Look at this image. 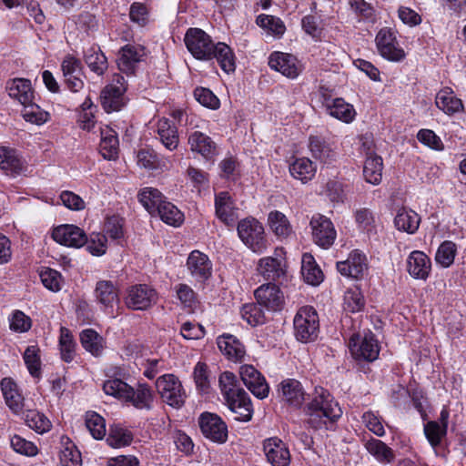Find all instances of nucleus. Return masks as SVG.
I'll use <instances>...</instances> for the list:
<instances>
[{"label": "nucleus", "mask_w": 466, "mask_h": 466, "mask_svg": "<svg viewBox=\"0 0 466 466\" xmlns=\"http://www.w3.org/2000/svg\"><path fill=\"white\" fill-rule=\"evenodd\" d=\"M308 423L315 430L329 429L342 415L333 396L325 389L316 388L312 400L307 405Z\"/></svg>", "instance_id": "f257e3e1"}, {"label": "nucleus", "mask_w": 466, "mask_h": 466, "mask_svg": "<svg viewBox=\"0 0 466 466\" xmlns=\"http://www.w3.org/2000/svg\"><path fill=\"white\" fill-rule=\"evenodd\" d=\"M221 394L228 409L238 421H249L253 408L248 394L238 385L237 377L229 371L221 373L218 380Z\"/></svg>", "instance_id": "f03ea898"}, {"label": "nucleus", "mask_w": 466, "mask_h": 466, "mask_svg": "<svg viewBox=\"0 0 466 466\" xmlns=\"http://www.w3.org/2000/svg\"><path fill=\"white\" fill-rule=\"evenodd\" d=\"M238 238L254 253L262 254L268 247L263 225L254 218H246L238 223Z\"/></svg>", "instance_id": "7ed1b4c3"}, {"label": "nucleus", "mask_w": 466, "mask_h": 466, "mask_svg": "<svg viewBox=\"0 0 466 466\" xmlns=\"http://www.w3.org/2000/svg\"><path fill=\"white\" fill-rule=\"evenodd\" d=\"M156 388L161 400L173 409H180L187 400V393L180 380L174 374H164L157 379Z\"/></svg>", "instance_id": "20e7f679"}, {"label": "nucleus", "mask_w": 466, "mask_h": 466, "mask_svg": "<svg viewBox=\"0 0 466 466\" xmlns=\"http://www.w3.org/2000/svg\"><path fill=\"white\" fill-rule=\"evenodd\" d=\"M294 333L298 340L310 342L317 339L319 330V316L310 306L301 307L295 315Z\"/></svg>", "instance_id": "39448f33"}, {"label": "nucleus", "mask_w": 466, "mask_h": 466, "mask_svg": "<svg viewBox=\"0 0 466 466\" xmlns=\"http://www.w3.org/2000/svg\"><path fill=\"white\" fill-rule=\"evenodd\" d=\"M9 96L25 107L22 116H42L40 106L35 103V93L31 81L25 78L14 79L7 86Z\"/></svg>", "instance_id": "423d86ee"}, {"label": "nucleus", "mask_w": 466, "mask_h": 466, "mask_svg": "<svg viewBox=\"0 0 466 466\" xmlns=\"http://www.w3.org/2000/svg\"><path fill=\"white\" fill-rule=\"evenodd\" d=\"M185 44L192 56L198 60H210L214 56L216 44L200 28H189L185 35Z\"/></svg>", "instance_id": "0eeeda50"}, {"label": "nucleus", "mask_w": 466, "mask_h": 466, "mask_svg": "<svg viewBox=\"0 0 466 466\" xmlns=\"http://www.w3.org/2000/svg\"><path fill=\"white\" fill-rule=\"evenodd\" d=\"M198 425L203 436L210 441L223 444L228 441V426L218 414L208 411L201 413Z\"/></svg>", "instance_id": "6e6552de"}, {"label": "nucleus", "mask_w": 466, "mask_h": 466, "mask_svg": "<svg viewBox=\"0 0 466 466\" xmlns=\"http://www.w3.org/2000/svg\"><path fill=\"white\" fill-rule=\"evenodd\" d=\"M126 90L125 77L119 74L113 75L112 83L107 85L101 93V104L107 114L118 111L125 106Z\"/></svg>", "instance_id": "1a4fd4ad"}, {"label": "nucleus", "mask_w": 466, "mask_h": 466, "mask_svg": "<svg viewBox=\"0 0 466 466\" xmlns=\"http://www.w3.org/2000/svg\"><path fill=\"white\" fill-rule=\"evenodd\" d=\"M349 347L352 356L357 360L373 361L379 357L380 346L371 332L363 335H352L350 339Z\"/></svg>", "instance_id": "9d476101"}, {"label": "nucleus", "mask_w": 466, "mask_h": 466, "mask_svg": "<svg viewBox=\"0 0 466 466\" xmlns=\"http://www.w3.org/2000/svg\"><path fill=\"white\" fill-rule=\"evenodd\" d=\"M380 55L391 62L402 61L406 54L400 46L395 32L388 27L380 29L375 38Z\"/></svg>", "instance_id": "9b49d317"}, {"label": "nucleus", "mask_w": 466, "mask_h": 466, "mask_svg": "<svg viewBox=\"0 0 466 466\" xmlns=\"http://www.w3.org/2000/svg\"><path fill=\"white\" fill-rule=\"evenodd\" d=\"M157 293L153 288L146 284H137L127 289L125 303L133 310H146L157 303Z\"/></svg>", "instance_id": "f8f14e48"}, {"label": "nucleus", "mask_w": 466, "mask_h": 466, "mask_svg": "<svg viewBox=\"0 0 466 466\" xmlns=\"http://www.w3.org/2000/svg\"><path fill=\"white\" fill-rule=\"evenodd\" d=\"M313 241L323 248H329L335 241L337 233L333 223L320 214H315L309 222Z\"/></svg>", "instance_id": "ddd939ff"}, {"label": "nucleus", "mask_w": 466, "mask_h": 466, "mask_svg": "<svg viewBox=\"0 0 466 466\" xmlns=\"http://www.w3.org/2000/svg\"><path fill=\"white\" fill-rule=\"evenodd\" d=\"M147 53L143 46L137 44H127L118 51L116 64L118 69L127 74L133 75L138 64L144 60Z\"/></svg>", "instance_id": "4468645a"}, {"label": "nucleus", "mask_w": 466, "mask_h": 466, "mask_svg": "<svg viewBox=\"0 0 466 466\" xmlns=\"http://www.w3.org/2000/svg\"><path fill=\"white\" fill-rule=\"evenodd\" d=\"M240 378L245 386L258 399L268 397L269 387L263 375L252 365H242L239 370Z\"/></svg>", "instance_id": "2eb2a0df"}, {"label": "nucleus", "mask_w": 466, "mask_h": 466, "mask_svg": "<svg viewBox=\"0 0 466 466\" xmlns=\"http://www.w3.org/2000/svg\"><path fill=\"white\" fill-rule=\"evenodd\" d=\"M95 297L100 309L114 317V309L119 303L118 289L109 280H99L95 289Z\"/></svg>", "instance_id": "dca6fc26"}, {"label": "nucleus", "mask_w": 466, "mask_h": 466, "mask_svg": "<svg viewBox=\"0 0 466 466\" xmlns=\"http://www.w3.org/2000/svg\"><path fill=\"white\" fill-rule=\"evenodd\" d=\"M282 249L277 248L274 256L261 258L258 261L257 271L268 281H276L285 275V265L280 258Z\"/></svg>", "instance_id": "f3484780"}, {"label": "nucleus", "mask_w": 466, "mask_h": 466, "mask_svg": "<svg viewBox=\"0 0 466 466\" xmlns=\"http://www.w3.org/2000/svg\"><path fill=\"white\" fill-rule=\"evenodd\" d=\"M53 239L64 246L81 248L86 242V235L83 229L74 225H61L52 232Z\"/></svg>", "instance_id": "a211bd4d"}, {"label": "nucleus", "mask_w": 466, "mask_h": 466, "mask_svg": "<svg viewBox=\"0 0 466 466\" xmlns=\"http://www.w3.org/2000/svg\"><path fill=\"white\" fill-rule=\"evenodd\" d=\"M268 66L271 69L281 73L289 78H296L300 71L298 59L291 54L273 52L268 57Z\"/></svg>", "instance_id": "6ab92c4d"}, {"label": "nucleus", "mask_w": 466, "mask_h": 466, "mask_svg": "<svg viewBox=\"0 0 466 466\" xmlns=\"http://www.w3.org/2000/svg\"><path fill=\"white\" fill-rule=\"evenodd\" d=\"M61 69L66 86L71 91L77 92L83 88V67L79 59L71 55L66 56L62 61Z\"/></svg>", "instance_id": "aec40b11"}, {"label": "nucleus", "mask_w": 466, "mask_h": 466, "mask_svg": "<svg viewBox=\"0 0 466 466\" xmlns=\"http://www.w3.org/2000/svg\"><path fill=\"white\" fill-rule=\"evenodd\" d=\"M254 294L258 303L268 310H280L284 305V295L275 284H263L255 290Z\"/></svg>", "instance_id": "412c9836"}, {"label": "nucleus", "mask_w": 466, "mask_h": 466, "mask_svg": "<svg viewBox=\"0 0 466 466\" xmlns=\"http://www.w3.org/2000/svg\"><path fill=\"white\" fill-rule=\"evenodd\" d=\"M263 450L268 461L272 466H289L290 453L287 445L279 438L272 437L264 441Z\"/></svg>", "instance_id": "4be33fe9"}, {"label": "nucleus", "mask_w": 466, "mask_h": 466, "mask_svg": "<svg viewBox=\"0 0 466 466\" xmlns=\"http://www.w3.org/2000/svg\"><path fill=\"white\" fill-rule=\"evenodd\" d=\"M238 208L228 192L222 191L215 196L217 218L227 226H234L238 218Z\"/></svg>", "instance_id": "5701e85b"}, {"label": "nucleus", "mask_w": 466, "mask_h": 466, "mask_svg": "<svg viewBox=\"0 0 466 466\" xmlns=\"http://www.w3.org/2000/svg\"><path fill=\"white\" fill-rule=\"evenodd\" d=\"M187 268L190 275L199 282H204L209 279L212 274V263L210 259L206 254L199 250L190 252L187 260Z\"/></svg>", "instance_id": "b1692460"}, {"label": "nucleus", "mask_w": 466, "mask_h": 466, "mask_svg": "<svg viewBox=\"0 0 466 466\" xmlns=\"http://www.w3.org/2000/svg\"><path fill=\"white\" fill-rule=\"evenodd\" d=\"M190 150L200 155L205 160L214 162L218 155L216 143L206 134L195 131L188 137Z\"/></svg>", "instance_id": "393cba45"}, {"label": "nucleus", "mask_w": 466, "mask_h": 466, "mask_svg": "<svg viewBox=\"0 0 466 466\" xmlns=\"http://www.w3.org/2000/svg\"><path fill=\"white\" fill-rule=\"evenodd\" d=\"M407 269L413 279L426 280L431 270V258L424 252L414 250L407 258Z\"/></svg>", "instance_id": "a878e982"}, {"label": "nucleus", "mask_w": 466, "mask_h": 466, "mask_svg": "<svg viewBox=\"0 0 466 466\" xmlns=\"http://www.w3.org/2000/svg\"><path fill=\"white\" fill-rule=\"evenodd\" d=\"M337 269L343 276L357 279L367 270L366 256L359 250H353L346 260L337 262Z\"/></svg>", "instance_id": "bb28decb"}, {"label": "nucleus", "mask_w": 466, "mask_h": 466, "mask_svg": "<svg viewBox=\"0 0 466 466\" xmlns=\"http://www.w3.org/2000/svg\"><path fill=\"white\" fill-rule=\"evenodd\" d=\"M5 404L14 414H20L24 408V397L11 378H4L0 383Z\"/></svg>", "instance_id": "cd10ccee"}, {"label": "nucleus", "mask_w": 466, "mask_h": 466, "mask_svg": "<svg viewBox=\"0 0 466 466\" xmlns=\"http://www.w3.org/2000/svg\"><path fill=\"white\" fill-rule=\"evenodd\" d=\"M220 351L233 361H242L246 355V349L242 342L231 334H223L217 339Z\"/></svg>", "instance_id": "c85d7f7f"}, {"label": "nucleus", "mask_w": 466, "mask_h": 466, "mask_svg": "<svg viewBox=\"0 0 466 466\" xmlns=\"http://www.w3.org/2000/svg\"><path fill=\"white\" fill-rule=\"evenodd\" d=\"M128 398L125 402L130 403L138 410H151L154 402V394L151 388L146 384H137L136 388L130 387Z\"/></svg>", "instance_id": "c756f323"}, {"label": "nucleus", "mask_w": 466, "mask_h": 466, "mask_svg": "<svg viewBox=\"0 0 466 466\" xmlns=\"http://www.w3.org/2000/svg\"><path fill=\"white\" fill-rule=\"evenodd\" d=\"M0 168L12 176L19 175L26 168L25 161L14 149L0 147Z\"/></svg>", "instance_id": "7c9ffc66"}, {"label": "nucleus", "mask_w": 466, "mask_h": 466, "mask_svg": "<svg viewBox=\"0 0 466 466\" xmlns=\"http://www.w3.org/2000/svg\"><path fill=\"white\" fill-rule=\"evenodd\" d=\"M420 223V217L412 209L407 208H400L397 210L394 218V225L397 229L414 234Z\"/></svg>", "instance_id": "2f4dec72"}, {"label": "nucleus", "mask_w": 466, "mask_h": 466, "mask_svg": "<svg viewBox=\"0 0 466 466\" xmlns=\"http://www.w3.org/2000/svg\"><path fill=\"white\" fill-rule=\"evenodd\" d=\"M137 165L147 170H167L168 169V159L160 157L151 148H142L137 154Z\"/></svg>", "instance_id": "473e14b6"}, {"label": "nucleus", "mask_w": 466, "mask_h": 466, "mask_svg": "<svg viewBox=\"0 0 466 466\" xmlns=\"http://www.w3.org/2000/svg\"><path fill=\"white\" fill-rule=\"evenodd\" d=\"M175 118H160L157 123V133L166 148L174 150L178 146V134Z\"/></svg>", "instance_id": "72a5a7b5"}, {"label": "nucleus", "mask_w": 466, "mask_h": 466, "mask_svg": "<svg viewBox=\"0 0 466 466\" xmlns=\"http://www.w3.org/2000/svg\"><path fill=\"white\" fill-rule=\"evenodd\" d=\"M280 391L285 401L292 406L299 407L304 401L305 391L297 380H284L280 384Z\"/></svg>", "instance_id": "f704fd0d"}, {"label": "nucleus", "mask_w": 466, "mask_h": 466, "mask_svg": "<svg viewBox=\"0 0 466 466\" xmlns=\"http://www.w3.org/2000/svg\"><path fill=\"white\" fill-rule=\"evenodd\" d=\"M316 171V165L308 157L296 158L289 165L290 175L303 184L310 181L315 177Z\"/></svg>", "instance_id": "c9c22d12"}, {"label": "nucleus", "mask_w": 466, "mask_h": 466, "mask_svg": "<svg viewBox=\"0 0 466 466\" xmlns=\"http://www.w3.org/2000/svg\"><path fill=\"white\" fill-rule=\"evenodd\" d=\"M309 149L311 156L321 163L329 164L336 158L334 149L321 137L311 136L309 140Z\"/></svg>", "instance_id": "e433bc0d"}, {"label": "nucleus", "mask_w": 466, "mask_h": 466, "mask_svg": "<svg viewBox=\"0 0 466 466\" xmlns=\"http://www.w3.org/2000/svg\"><path fill=\"white\" fill-rule=\"evenodd\" d=\"M364 446L367 451L380 463H390L395 459L393 450L380 440L370 438Z\"/></svg>", "instance_id": "4c0bfd02"}, {"label": "nucleus", "mask_w": 466, "mask_h": 466, "mask_svg": "<svg viewBox=\"0 0 466 466\" xmlns=\"http://www.w3.org/2000/svg\"><path fill=\"white\" fill-rule=\"evenodd\" d=\"M137 198L141 205L151 215H155L158 207L166 201L162 193L155 187H144L140 189L137 194Z\"/></svg>", "instance_id": "58836bf2"}, {"label": "nucleus", "mask_w": 466, "mask_h": 466, "mask_svg": "<svg viewBox=\"0 0 466 466\" xmlns=\"http://www.w3.org/2000/svg\"><path fill=\"white\" fill-rule=\"evenodd\" d=\"M301 274L304 280L313 286L319 285L323 280V273L314 257L309 253H305L302 256Z\"/></svg>", "instance_id": "ea45409f"}, {"label": "nucleus", "mask_w": 466, "mask_h": 466, "mask_svg": "<svg viewBox=\"0 0 466 466\" xmlns=\"http://www.w3.org/2000/svg\"><path fill=\"white\" fill-rule=\"evenodd\" d=\"M268 223L271 231L280 239L289 238L293 232L288 218L280 211H271L268 217Z\"/></svg>", "instance_id": "a19ab883"}, {"label": "nucleus", "mask_w": 466, "mask_h": 466, "mask_svg": "<svg viewBox=\"0 0 466 466\" xmlns=\"http://www.w3.org/2000/svg\"><path fill=\"white\" fill-rule=\"evenodd\" d=\"M24 420L26 426L38 434L48 432L52 428L51 420L39 410H26L24 413Z\"/></svg>", "instance_id": "79ce46f5"}, {"label": "nucleus", "mask_w": 466, "mask_h": 466, "mask_svg": "<svg viewBox=\"0 0 466 466\" xmlns=\"http://www.w3.org/2000/svg\"><path fill=\"white\" fill-rule=\"evenodd\" d=\"M383 159L380 156L366 157L363 167L365 180L372 185H379L382 179Z\"/></svg>", "instance_id": "37998d69"}, {"label": "nucleus", "mask_w": 466, "mask_h": 466, "mask_svg": "<svg viewBox=\"0 0 466 466\" xmlns=\"http://www.w3.org/2000/svg\"><path fill=\"white\" fill-rule=\"evenodd\" d=\"M435 103L447 115L458 113L463 108L461 100L457 98L449 88L437 94Z\"/></svg>", "instance_id": "c03bdc74"}, {"label": "nucleus", "mask_w": 466, "mask_h": 466, "mask_svg": "<svg viewBox=\"0 0 466 466\" xmlns=\"http://www.w3.org/2000/svg\"><path fill=\"white\" fill-rule=\"evenodd\" d=\"M100 151L104 158L115 159L118 154V138L116 131L105 128L101 130Z\"/></svg>", "instance_id": "a18cd8bd"}, {"label": "nucleus", "mask_w": 466, "mask_h": 466, "mask_svg": "<svg viewBox=\"0 0 466 466\" xmlns=\"http://www.w3.org/2000/svg\"><path fill=\"white\" fill-rule=\"evenodd\" d=\"M214 56L221 69L226 73L234 72L236 69L235 55L232 49L225 43L218 42L214 48Z\"/></svg>", "instance_id": "49530a36"}, {"label": "nucleus", "mask_w": 466, "mask_h": 466, "mask_svg": "<svg viewBox=\"0 0 466 466\" xmlns=\"http://www.w3.org/2000/svg\"><path fill=\"white\" fill-rule=\"evenodd\" d=\"M80 341L86 350L94 356H100L104 350V339L94 329H84L80 334Z\"/></svg>", "instance_id": "de8ad7c7"}, {"label": "nucleus", "mask_w": 466, "mask_h": 466, "mask_svg": "<svg viewBox=\"0 0 466 466\" xmlns=\"http://www.w3.org/2000/svg\"><path fill=\"white\" fill-rule=\"evenodd\" d=\"M85 61L89 69L97 76H102L107 69V59L97 47H90L85 54Z\"/></svg>", "instance_id": "09e8293b"}, {"label": "nucleus", "mask_w": 466, "mask_h": 466, "mask_svg": "<svg viewBox=\"0 0 466 466\" xmlns=\"http://www.w3.org/2000/svg\"><path fill=\"white\" fill-rule=\"evenodd\" d=\"M130 387L126 381L118 378H109L103 383L104 392L121 401H125L128 398Z\"/></svg>", "instance_id": "8fccbe9b"}, {"label": "nucleus", "mask_w": 466, "mask_h": 466, "mask_svg": "<svg viewBox=\"0 0 466 466\" xmlns=\"http://www.w3.org/2000/svg\"><path fill=\"white\" fill-rule=\"evenodd\" d=\"M155 215L159 216L163 222L173 227H179L184 220L183 213L175 205L167 201L158 207Z\"/></svg>", "instance_id": "3c124183"}, {"label": "nucleus", "mask_w": 466, "mask_h": 466, "mask_svg": "<svg viewBox=\"0 0 466 466\" xmlns=\"http://www.w3.org/2000/svg\"><path fill=\"white\" fill-rule=\"evenodd\" d=\"M457 255V246L451 240L443 241L438 248L435 254V261L441 268L451 267Z\"/></svg>", "instance_id": "603ef678"}, {"label": "nucleus", "mask_w": 466, "mask_h": 466, "mask_svg": "<svg viewBox=\"0 0 466 466\" xmlns=\"http://www.w3.org/2000/svg\"><path fill=\"white\" fill-rule=\"evenodd\" d=\"M256 22L259 27L277 37H281L286 31L283 21L274 15L261 14L257 17Z\"/></svg>", "instance_id": "864d4df0"}, {"label": "nucleus", "mask_w": 466, "mask_h": 466, "mask_svg": "<svg viewBox=\"0 0 466 466\" xmlns=\"http://www.w3.org/2000/svg\"><path fill=\"white\" fill-rule=\"evenodd\" d=\"M59 347L61 358L66 362H70L75 357L76 342L70 330L65 327L60 328Z\"/></svg>", "instance_id": "5fc2aeb1"}, {"label": "nucleus", "mask_w": 466, "mask_h": 466, "mask_svg": "<svg viewBox=\"0 0 466 466\" xmlns=\"http://www.w3.org/2000/svg\"><path fill=\"white\" fill-rule=\"evenodd\" d=\"M133 440L132 433L119 426H113L109 429L106 442L113 448H121L127 446Z\"/></svg>", "instance_id": "6e6d98bb"}, {"label": "nucleus", "mask_w": 466, "mask_h": 466, "mask_svg": "<svg viewBox=\"0 0 466 466\" xmlns=\"http://www.w3.org/2000/svg\"><path fill=\"white\" fill-rule=\"evenodd\" d=\"M365 305L364 296L357 287L349 289L344 294V309L350 312H359Z\"/></svg>", "instance_id": "4d7b16f0"}, {"label": "nucleus", "mask_w": 466, "mask_h": 466, "mask_svg": "<svg viewBox=\"0 0 466 466\" xmlns=\"http://www.w3.org/2000/svg\"><path fill=\"white\" fill-rule=\"evenodd\" d=\"M86 426L96 440H102L106 435L105 419L95 411H89L86 415Z\"/></svg>", "instance_id": "13d9d810"}, {"label": "nucleus", "mask_w": 466, "mask_h": 466, "mask_svg": "<svg viewBox=\"0 0 466 466\" xmlns=\"http://www.w3.org/2000/svg\"><path fill=\"white\" fill-rule=\"evenodd\" d=\"M240 314L242 319L253 327L265 322V314L259 304H245L240 309Z\"/></svg>", "instance_id": "bf43d9fd"}, {"label": "nucleus", "mask_w": 466, "mask_h": 466, "mask_svg": "<svg viewBox=\"0 0 466 466\" xmlns=\"http://www.w3.org/2000/svg\"><path fill=\"white\" fill-rule=\"evenodd\" d=\"M424 434L431 447L436 448L446 436L447 430L445 427L440 426V422L431 420L424 425Z\"/></svg>", "instance_id": "052dcab7"}, {"label": "nucleus", "mask_w": 466, "mask_h": 466, "mask_svg": "<svg viewBox=\"0 0 466 466\" xmlns=\"http://www.w3.org/2000/svg\"><path fill=\"white\" fill-rule=\"evenodd\" d=\"M326 106L330 116H354L356 115L353 106L342 98L333 99Z\"/></svg>", "instance_id": "680f3d73"}, {"label": "nucleus", "mask_w": 466, "mask_h": 466, "mask_svg": "<svg viewBox=\"0 0 466 466\" xmlns=\"http://www.w3.org/2000/svg\"><path fill=\"white\" fill-rule=\"evenodd\" d=\"M40 279L43 285L53 292H57L62 288V275L55 269L45 268L40 272Z\"/></svg>", "instance_id": "e2e57ef3"}, {"label": "nucleus", "mask_w": 466, "mask_h": 466, "mask_svg": "<svg viewBox=\"0 0 466 466\" xmlns=\"http://www.w3.org/2000/svg\"><path fill=\"white\" fill-rule=\"evenodd\" d=\"M361 421L370 431L378 437H382L385 435V429L382 423V420L375 412L371 410L364 412L361 416Z\"/></svg>", "instance_id": "0e129e2a"}, {"label": "nucleus", "mask_w": 466, "mask_h": 466, "mask_svg": "<svg viewBox=\"0 0 466 466\" xmlns=\"http://www.w3.org/2000/svg\"><path fill=\"white\" fill-rule=\"evenodd\" d=\"M24 360L29 373L34 377H39L41 373V362L38 349L35 346L28 347L24 353Z\"/></svg>", "instance_id": "69168bd1"}, {"label": "nucleus", "mask_w": 466, "mask_h": 466, "mask_svg": "<svg viewBox=\"0 0 466 466\" xmlns=\"http://www.w3.org/2000/svg\"><path fill=\"white\" fill-rule=\"evenodd\" d=\"M10 444L15 452L23 455L35 456L38 452V449L34 442L26 441L19 435H14L10 439Z\"/></svg>", "instance_id": "338daca9"}, {"label": "nucleus", "mask_w": 466, "mask_h": 466, "mask_svg": "<svg viewBox=\"0 0 466 466\" xmlns=\"http://www.w3.org/2000/svg\"><path fill=\"white\" fill-rule=\"evenodd\" d=\"M60 463L62 466H82L81 454L74 444H69L61 451Z\"/></svg>", "instance_id": "774afa93"}]
</instances>
